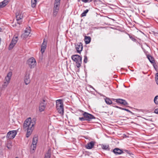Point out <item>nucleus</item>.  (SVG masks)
Listing matches in <instances>:
<instances>
[{
	"label": "nucleus",
	"mask_w": 158,
	"mask_h": 158,
	"mask_svg": "<svg viewBox=\"0 0 158 158\" xmlns=\"http://www.w3.org/2000/svg\"><path fill=\"white\" fill-rule=\"evenodd\" d=\"M35 124V120L31 121V118L27 119L23 124V128L24 130H27L26 137L28 138L31 135L32 130L34 129V126Z\"/></svg>",
	"instance_id": "1"
},
{
	"label": "nucleus",
	"mask_w": 158,
	"mask_h": 158,
	"mask_svg": "<svg viewBox=\"0 0 158 158\" xmlns=\"http://www.w3.org/2000/svg\"><path fill=\"white\" fill-rule=\"evenodd\" d=\"M56 108L60 114H63L64 113L63 104L61 100L59 99L56 101Z\"/></svg>",
	"instance_id": "2"
},
{
	"label": "nucleus",
	"mask_w": 158,
	"mask_h": 158,
	"mask_svg": "<svg viewBox=\"0 0 158 158\" xmlns=\"http://www.w3.org/2000/svg\"><path fill=\"white\" fill-rule=\"evenodd\" d=\"M71 58L73 61L76 62L77 67L78 68L80 67L82 62V57L78 55H72Z\"/></svg>",
	"instance_id": "3"
},
{
	"label": "nucleus",
	"mask_w": 158,
	"mask_h": 158,
	"mask_svg": "<svg viewBox=\"0 0 158 158\" xmlns=\"http://www.w3.org/2000/svg\"><path fill=\"white\" fill-rule=\"evenodd\" d=\"M60 0H55L53 9V15L56 16L59 11Z\"/></svg>",
	"instance_id": "4"
},
{
	"label": "nucleus",
	"mask_w": 158,
	"mask_h": 158,
	"mask_svg": "<svg viewBox=\"0 0 158 158\" xmlns=\"http://www.w3.org/2000/svg\"><path fill=\"white\" fill-rule=\"evenodd\" d=\"M83 115L85 118L86 120L89 121H90L92 119L95 118V117L93 115L85 112H84Z\"/></svg>",
	"instance_id": "5"
},
{
	"label": "nucleus",
	"mask_w": 158,
	"mask_h": 158,
	"mask_svg": "<svg viewBox=\"0 0 158 158\" xmlns=\"http://www.w3.org/2000/svg\"><path fill=\"white\" fill-rule=\"evenodd\" d=\"M27 63L31 68H34L36 65V62L35 59L33 57L29 59L27 61Z\"/></svg>",
	"instance_id": "6"
},
{
	"label": "nucleus",
	"mask_w": 158,
	"mask_h": 158,
	"mask_svg": "<svg viewBox=\"0 0 158 158\" xmlns=\"http://www.w3.org/2000/svg\"><path fill=\"white\" fill-rule=\"evenodd\" d=\"M17 134V132L15 130L9 131L8 132L6 137L8 139H12L15 138Z\"/></svg>",
	"instance_id": "7"
},
{
	"label": "nucleus",
	"mask_w": 158,
	"mask_h": 158,
	"mask_svg": "<svg viewBox=\"0 0 158 158\" xmlns=\"http://www.w3.org/2000/svg\"><path fill=\"white\" fill-rule=\"evenodd\" d=\"M18 40V36H16L15 37H13L9 46V50H11L13 48L16 44L17 43Z\"/></svg>",
	"instance_id": "8"
},
{
	"label": "nucleus",
	"mask_w": 158,
	"mask_h": 158,
	"mask_svg": "<svg viewBox=\"0 0 158 158\" xmlns=\"http://www.w3.org/2000/svg\"><path fill=\"white\" fill-rule=\"evenodd\" d=\"M112 100L114 101H115L118 103L122 104L124 106H126L128 104V103L125 100L123 99H112Z\"/></svg>",
	"instance_id": "9"
},
{
	"label": "nucleus",
	"mask_w": 158,
	"mask_h": 158,
	"mask_svg": "<svg viewBox=\"0 0 158 158\" xmlns=\"http://www.w3.org/2000/svg\"><path fill=\"white\" fill-rule=\"evenodd\" d=\"M45 102V100L43 99L40 103L39 106V110L40 112L44 111L45 109L46 105V104Z\"/></svg>",
	"instance_id": "10"
},
{
	"label": "nucleus",
	"mask_w": 158,
	"mask_h": 158,
	"mask_svg": "<svg viewBox=\"0 0 158 158\" xmlns=\"http://www.w3.org/2000/svg\"><path fill=\"white\" fill-rule=\"evenodd\" d=\"M16 18L17 21V23L19 24H21L22 22V18H23V15H22L21 13H16Z\"/></svg>",
	"instance_id": "11"
},
{
	"label": "nucleus",
	"mask_w": 158,
	"mask_h": 158,
	"mask_svg": "<svg viewBox=\"0 0 158 158\" xmlns=\"http://www.w3.org/2000/svg\"><path fill=\"white\" fill-rule=\"evenodd\" d=\"M31 30L30 27L28 28H27L25 30L24 33L22 35V37L24 38H27L30 34Z\"/></svg>",
	"instance_id": "12"
},
{
	"label": "nucleus",
	"mask_w": 158,
	"mask_h": 158,
	"mask_svg": "<svg viewBox=\"0 0 158 158\" xmlns=\"http://www.w3.org/2000/svg\"><path fill=\"white\" fill-rule=\"evenodd\" d=\"M75 48L77 52L80 53L81 52L82 50L83 46L82 43H79L75 45Z\"/></svg>",
	"instance_id": "13"
},
{
	"label": "nucleus",
	"mask_w": 158,
	"mask_h": 158,
	"mask_svg": "<svg viewBox=\"0 0 158 158\" xmlns=\"http://www.w3.org/2000/svg\"><path fill=\"white\" fill-rule=\"evenodd\" d=\"M24 81L26 85L28 84L30 82V80L29 78V74L26 73L24 78Z\"/></svg>",
	"instance_id": "14"
},
{
	"label": "nucleus",
	"mask_w": 158,
	"mask_h": 158,
	"mask_svg": "<svg viewBox=\"0 0 158 158\" xmlns=\"http://www.w3.org/2000/svg\"><path fill=\"white\" fill-rule=\"evenodd\" d=\"M95 144V142L92 141L85 145V148L88 149H91Z\"/></svg>",
	"instance_id": "15"
},
{
	"label": "nucleus",
	"mask_w": 158,
	"mask_h": 158,
	"mask_svg": "<svg viewBox=\"0 0 158 158\" xmlns=\"http://www.w3.org/2000/svg\"><path fill=\"white\" fill-rule=\"evenodd\" d=\"M45 39H44L43 42L41 45V52L42 54L44 52L46 47L47 42H45Z\"/></svg>",
	"instance_id": "16"
},
{
	"label": "nucleus",
	"mask_w": 158,
	"mask_h": 158,
	"mask_svg": "<svg viewBox=\"0 0 158 158\" xmlns=\"http://www.w3.org/2000/svg\"><path fill=\"white\" fill-rule=\"evenodd\" d=\"M113 152L116 155L121 154L123 153V151L118 148H115Z\"/></svg>",
	"instance_id": "17"
},
{
	"label": "nucleus",
	"mask_w": 158,
	"mask_h": 158,
	"mask_svg": "<svg viewBox=\"0 0 158 158\" xmlns=\"http://www.w3.org/2000/svg\"><path fill=\"white\" fill-rule=\"evenodd\" d=\"M147 57L150 62L153 64V66L154 68L156 69L155 66V60L154 58L151 56L148 55L147 56Z\"/></svg>",
	"instance_id": "18"
},
{
	"label": "nucleus",
	"mask_w": 158,
	"mask_h": 158,
	"mask_svg": "<svg viewBox=\"0 0 158 158\" xmlns=\"http://www.w3.org/2000/svg\"><path fill=\"white\" fill-rule=\"evenodd\" d=\"M51 154V148H49L45 155L44 158H50Z\"/></svg>",
	"instance_id": "19"
},
{
	"label": "nucleus",
	"mask_w": 158,
	"mask_h": 158,
	"mask_svg": "<svg viewBox=\"0 0 158 158\" xmlns=\"http://www.w3.org/2000/svg\"><path fill=\"white\" fill-rule=\"evenodd\" d=\"M84 40L85 44H88L90 42L91 40V38L89 36H85Z\"/></svg>",
	"instance_id": "20"
},
{
	"label": "nucleus",
	"mask_w": 158,
	"mask_h": 158,
	"mask_svg": "<svg viewBox=\"0 0 158 158\" xmlns=\"http://www.w3.org/2000/svg\"><path fill=\"white\" fill-rule=\"evenodd\" d=\"M105 101L106 103L108 105H110L111 104L114 105V104L111 101L109 98H106L105 99Z\"/></svg>",
	"instance_id": "21"
},
{
	"label": "nucleus",
	"mask_w": 158,
	"mask_h": 158,
	"mask_svg": "<svg viewBox=\"0 0 158 158\" xmlns=\"http://www.w3.org/2000/svg\"><path fill=\"white\" fill-rule=\"evenodd\" d=\"M37 0H31V5L32 8H34L36 5Z\"/></svg>",
	"instance_id": "22"
},
{
	"label": "nucleus",
	"mask_w": 158,
	"mask_h": 158,
	"mask_svg": "<svg viewBox=\"0 0 158 158\" xmlns=\"http://www.w3.org/2000/svg\"><path fill=\"white\" fill-rule=\"evenodd\" d=\"M9 83L7 82H4V84L2 85V87L1 89L2 90H4L7 87V85Z\"/></svg>",
	"instance_id": "23"
},
{
	"label": "nucleus",
	"mask_w": 158,
	"mask_h": 158,
	"mask_svg": "<svg viewBox=\"0 0 158 158\" xmlns=\"http://www.w3.org/2000/svg\"><path fill=\"white\" fill-rule=\"evenodd\" d=\"M3 7L6 6L8 3V1L7 0H4L2 2H1Z\"/></svg>",
	"instance_id": "24"
},
{
	"label": "nucleus",
	"mask_w": 158,
	"mask_h": 158,
	"mask_svg": "<svg viewBox=\"0 0 158 158\" xmlns=\"http://www.w3.org/2000/svg\"><path fill=\"white\" fill-rule=\"evenodd\" d=\"M102 148L103 149L106 150H109L110 148H109V146L108 145H102Z\"/></svg>",
	"instance_id": "25"
},
{
	"label": "nucleus",
	"mask_w": 158,
	"mask_h": 158,
	"mask_svg": "<svg viewBox=\"0 0 158 158\" xmlns=\"http://www.w3.org/2000/svg\"><path fill=\"white\" fill-rule=\"evenodd\" d=\"M37 140L36 138H34L33 139L32 144L35 146L37 143Z\"/></svg>",
	"instance_id": "26"
},
{
	"label": "nucleus",
	"mask_w": 158,
	"mask_h": 158,
	"mask_svg": "<svg viewBox=\"0 0 158 158\" xmlns=\"http://www.w3.org/2000/svg\"><path fill=\"white\" fill-rule=\"evenodd\" d=\"M89 10L88 9L86 10H85L83 13H82L81 15V17L85 16L86 15V14L88 12Z\"/></svg>",
	"instance_id": "27"
},
{
	"label": "nucleus",
	"mask_w": 158,
	"mask_h": 158,
	"mask_svg": "<svg viewBox=\"0 0 158 158\" xmlns=\"http://www.w3.org/2000/svg\"><path fill=\"white\" fill-rule=\"evenodd\" d=\"M154 101L156 104H158V96H156L155 97Z\"/></svg>",
	"instance_id": "28"
},
{
	"label": "nucleus",
	"mask_w": 158,
	"mask_h": 158,
	"mask_svg": "<svg viewBox=\"0 0 158 158\" xmlns=\"http://www.w3.org/2000/svg\"><path fill=\"white\" fill-rule=\"evenodd\" d=\"M130 38L133 41L135 42L136 41V40L134 36H131L130 35H129Z\"/></svg>",
	"instance_id": "29"
},
{
	"label": "nucleus",
	"mask_w": 158,
	"mask_h": 158,
	"mask_svg": "<svg viewBox=\"0 0 158 158\" xmlns=\"http://www.w3.org/2000/svg\"><path fill=\"white\" fill-rule=\"evenodd\" d=\"M10 77H8V76H6L5 77V82H7L8 83H9L10 80Z\"/></svg>",
	"instance_id": "30"
},
{
	"label": "nucleus",
	"mask_w": 158,
	"mask_h": 158,
	"mask_svg": "<svg viewBox=\"0 0 158 158\" xmlns=\"http://www.w3.org/2000/svg\"><path fill=\"white\" fill-rule=\"evenodd\" d=\"M155 80L156 84L158 85V73H157L155 77Z\"/></svg>",
	"instance_id": "31"
},
{
	"label": "nucleus",
	"mask_w": 158,
	"mask_h": 158,
	"mask_svg": "<svg viewBox=\"0 0 158 158\" xmlns=\"http://www.w3.org/2000/svg\"><path fill=\"white\" fill-rule=\"evenodd\" d=\"M122 110L126 111H127L128 112L130 113L131 114H134L133 113H132L130 110H128L126 108H122Z\"/></svg>",
	"instance_id": "32"
},
{
	"label": "nucleus",
	"mask_w": 158,
	"mask_h": 158,
	"mask_svg": "<svg viewBox=\"0 0 158 158\" xmlns=\"http://www.w3.org/2000/svg\"><path fill=\"white\" fill-rule=\"evenodd\" d=\"M84 57V62L85 63H87V60H88L87 57L86 56H85Z\"/></svg>",
	"instance_id": "33"
},
{
	"label": "nucleus",
	"mask_w": 158,
	"mask_h": 158,
	"mask_svg": "<svg viewBox=\"0 0 158 158\" xmlns=\"http://www.w3.org/2000/svg\"><path fill=\"white\" fill-rule=\"evenodd\" d=\"M85 119V118L84 117H79V120L81 121H84L85 120H86V119Z\"/></svg>",
	"instance_id": "34"
},
{
	"label": "nucleus",
	"mask_w": 158,
	"mask_h": 158,
	"mask_svg": "<svg viewBox=\"0 0 158 158\" xmlns=\"http://www.w3.org/2000/svg\"><path fill=\"white\" fill-rule=\"evenodd\" d=\"M36 145H33V144H32L31 146V148H33V150H34L36 148Z\"/></svg>",
	"instance_id": "35"
},
{
	"label": "nucleus",
	"mask_w": 158,
	"mask_h": 158,
	"mask_svg": "<svg viewBox=\"0 0 158 158\" xmlns=\"http://www.w3.org/2000/svg\"><path fill=\"white\" fill-rule=\"evenodd\" d=\"M6 147L8 149H10L11 148V145L9 143L7 144Z\"/></svg>",
	"instance_id": "36"
},
{
	"label": "nucleus",
	"mask_w": 158,
	"mask_h": 158,
	"mask_svg": "<svg viewBox=\"0 0 158 158\" xmlns=\"http://www.w3.org/2000/svg\"><path fill=\"white\" fill-rule=\"evenodd\" d=\"M12 75V73H9L6 76H8L9 77H10Z\"/></svg>",
	"instance_id": "37"
},
{
	"label": "nucleus",
	"mask_w": 158,
	"mask_h": 158,
	"mask_svg": "<svg viewBox=\"0 0 158 158\" xmlns=\"http://www.w3.org/2000/svg\"><path fill=\"white\" fill-rule=\"evenodd\" d=\"M154 112L156 114H158V109H155L154 111Z\"/></svg>",
	"instance_id": "38"
},
{
	"label": "nucleus",
	"mask_w": 158,
	"mask_h": 158,
	"mask_svg": "<svg viewBox=\"0 0 158 158\" xmlns=\"http://www.w3.org/2000/svg\"><path fill=\"white\" fill-rule=\"evenodd\" d=\"M82 1L86 3L88 2V0H82Z\"/></svg>",
	"instance_id": "39"
},
{
	"label": "nucleus",
	"mask_w": 158,
	"mask_h": 158,
	"mask_svg": "<svg viewBox=\"0 0 158 158\" xmlns=\"http://www.w3.org/2000/svg\"><path fill=\"white\" fill-rule=\"evenodd\" d=\"M114 107H116V108H118L120 109H121V110H122V108H123L122 107H119V106H114Z\"/></svg>",
	"instance_id": "40"
},
{
	"label": "nucleus",
	"mask_w": 158,
	"mask_h": 158,
	"mask_svg": "<svg viewBox=\"0 0 158 158\" xmlns=\"http://www.w3.org/2000/svg\"><path fill=\"white\" fill-rule=\"evenodd\" d=\"M3 7V6L2 5L1 3H0V8Z\"/></svg>",
	"instance_id": "41"
},
{
	"label": "nucleus",
	"mask_w": 158,
	"mask_h": 158,
	"mask_svg": "<svg viewBox=\"0 0 158 158\" xmlns=\"http://www.w3.org/2000/svg\"><path fill=\"white\" fill-rule=\"evenodd\" d=\"M125 151L126 152H127V153H128L129 151H128V150H125Z\"/></svg>",
	"instance_id": "42"
},
{
	"label": "nucleus",
	"mask_w": 158,
	"mask_h": 158,
	"mask_svg": "<svg viewBox=\"0 0 158 158\" xmlns=\"http://www.w3.org/2000/svg\"><path fill=\"white\" fill-rule=\"evenodd\" d=\"M98 0H94V2H97Z\"/></svg>",
	"instance_id": "43"
},
{
	"label": "nucleus",
	"mask_w": 158,
	"mask_h": 158,
	"mask_svg": "<svg viewBox=\"0 0 158 158\" xmlns=\"http://www.w3.org/2000/svg\"><path fill=\"white\" fill-rule=\"evenodd\" d=\"M92 1V0H88V2H90Z\"/></svg>",
	"instance_id": "44"
},
{
	"label": "nucleus",
	"mask_w": 158,
	"mask_h": 158,
	"mask_svg": "<svg viewBox=\"0 0 158 158\" xmlns=\"http://www.w3.org/2000/svg\"><path fill=\"white\" fill-rule=\"evenodd\" d=\"M78 2H80V0H77Z\"/></svg>",
	"instance_id": "45"
},
{
	"label": "nucleus",
	"mask_w": 158,
	"mask_h": 158,
	"mask_svg": "<svg viewBox=\"0 0 158 158\" xmlns=\"http://www.w3.org/2000/svg\"><path fill=\"white\" fill-rule=\"evenodd\" d=\"M15 158H19L18 157H15Z\"/></svg>",
	"instance_id": "46"
}]
</instances>
